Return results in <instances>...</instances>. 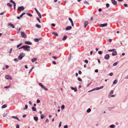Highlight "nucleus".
Here are the masks:
<instances>
[{
  "label": "nucleus",
  "instance_id": "f257e3e1",
  "mask_svg": "<svg viewBox=\"0 0 128 128\" xmlns=\"http://www.w3.org/2000/svg\"><path fill=\"white\" fill-rule=\"evenodd\" d=\"M25 54L23 52L21 53L18 57V59L20 60H21L25 56Z\"/></svg>",
  "mask_w": 128,
  "mask_h": 128
},
{
  "label": "nucleus",
  "instance_id": "f03ea898",
  "mask_svg": "<svg viewBox=\"0 0 128 128\" xmlns=\"http://www.w3.org/2000/svg\"><path fill=\"white\" fill-rule=\"evenodd\" d=\"M24 46H26V48H24V50L25 51H27L28 52H29L30 51V46H29L27 45H25Z\"/></svg>",
  "mask_w": 128,
  "mask_h": 128
},
{
  "label": "nucleus",
  "instance_id": "7ed1b4c3",
  "mask_svg": "<svg viewBox=\"0 0 128 128\" xmlns=\"http://www.w3.org/2000/svg\"><path fill=\"white\" fill-rule=\"evenodd\" d=\"M34 10L36 11V12L37 13L39 17L40 18H42V16L40 12L38 11L37 10L36 8H34Z\"/></svg>",
  "mask_w": 128,
  "mask_h": 128
},
{
  "label": "nucleus",
  "instance_id": "20e7f679",
  "mask_svg": "<svg viewBox=\"0 0 128 128\" xmlns=\"http://www.w3.org/2000/svg\"><path fill=\"white\" fill-rule=\"evenodd\" d=\"M21 34L22 37L26 38L27 36L25 34L24 32H22L21 33Z\"/></svg>",
  "mask_w": 128,
  "mask_h": 128
},
{
  "label": "nucleus",
  "instance_id": "39448f33",
  "mask_svg": "<svg viewBox=\"0 0 128 128\" xmlns=\"http://www.w3.org/2000/svg\"><path fill=\"white\" fill-rule=\"evenodd\" d=\"M24 7L23 6H22L18 7V10L20 11H21L24 10Z\"/></svg>",
  "mask_w": 128,
  "mask_h": 128
},
{
  "label": "nucleus",
  "instance_id": "423d86ee",
  "mask_svg": "<svg viewBox=\"0 0 128 128\" xmlns=\"http://www.w3.org/2000/svg\"><path fill=\"white\" fill-rule=\"evenodd\" d=\"M5 78L6 79L12 80V78L10 76L7 75L5 76Z\"/></svg>",
  "mask_w": 128,
  "mask_h": 128
},
{
  "label": "nucleus",
  "instance_id": "0eeeda50",
  "mask_svg": "<svg viewBox=\"0 0 128 128\" xmlns=\"http://www.w3.org/2000/svg\"><path fill=\"white\" fill-rule=\"evenodd\" d=\"M110 56L108 54H106L104 57V58L106 60H108L110 58Z\"/></svg>",
  "mask_w": 128,
  "mask_h": 128
},
{
  "label": "nucleus",
  "instance_id": "6e6552de",
  "mask_svg": "<svg viewBox=\"0 0 128 128\" xmlns=\"http://www.w3.org/2000/svg\"><path fill=\"white\" fill-rule=\"evenodd\" d=\"M107 25V23L100 24L99 25V26L100 27H102L106 26Z\"/></svg>",
  "mask_w": 128,
  "mask_h": 128
},
{
  "label": "nucleus",
  "instance_id": "1a4fd4ad",
  "mask_svg": "<svg viewBox=\"0 0 128 128\" xmlns=\"http://www.w3.org/2000/svg\"><path fill=\"white\" fill-rule=\"evenodd\" d=\"M25 44H26L29 45H31L32 44V43L29 41H25Z\"/></svg>",
  "mask_w": 128,
  "mask_h": 128
},
{
  "label": "nucleus",
  "instance_id": "9d476101",
  "mask_svg": "<svg viewBox=\"0 0 128 128\" xmlns=\"http://www.w3.org/2000/svg\"><path fill=\"white\" fill-rule=\"evenodd\" d=\"M88 21H85L84 22V28H86L88 25Z\"/></svg>",
  "mask_w": 128,
  "mask_h": 128
},
{
  "label": "nucleus",
  "instance_id": "9b49d317",
  "mask_svg": "<svg viewBox=\"0 0 128 128\" xmlns=\"http://www.w3.org/2000/svg\"><path fill=\"white\" fill-rule=\"evenodd\" d=\"M11 117H12V118H14V119H15L19 121H20V120L16 116H12Z\"/></svg>",
  "mask_w": 128,
  "mask_h": 128
},
{
  "label": "nucleus",
  "instance_id": "f8f14e48",
  "mask_svg": "<svg viewBox=\"0 0 128 128\" xmlns=\"http://www.w3.org/2000/svg\"><path fill=\"white\" fill-rule=\"evenodd\" d=\"M8 26H10L12 27V28H15V26H14V25L10 23H8Z\"/></svg>",
  "mask_w": 128,
  "mask_h": 128
},
{
  "label": "nucleus",
  "instance_id": "ddd939ff",
  "mask_svg": "<svg viewBox=\"0 0 128 128\" xmlns=\"http://www.w3.org/2000/svg\"><path fill=\"white\" fill-rule=\"evenodd\" d=\"M71 89L72 90H74V91L75 92H77V89L76 88H74L72 87H71Z\"/></svg>",
  "mask_w": 128,
  "mask_h": 128
},
{
  "label": "nucleus",
  "instance_id": "4468645a",
  "mask_svg": "<svg viewBox=\"0 0 128 128\" xmlns=\"http://www.w3.org/2000/svg\"><path fill=\"white\" fill-rule=\"evenodd\" d=\"M72 28V27L71 26H68L66 28V30H70Z\"/></svg>",
  "mask_w": 128,
  "mask_h": 128
},
{
  "label": "nucleus",
  "instance_id": "2eb2a0df",
  "mask_svg": "<svg viewBox=\"0 0 128 128\" xmlns=\"http://www.w3.org/2000/svg\"><path fill=\"white\" fill-rule=\"evenodd\" d=\"M112 3L114 5H116L117 4L115 0H111Z\"/></svg>",
  "mask_w": 128,
  "mask_h": 128
},
{
  "label": "nucleus",
  "instance_id": "dca6fc26",
  "mask_svg": "<svg viewBox=\"0 0 128 128\" xmlns=\"http://www.w3.org/2000/svg\"><path fill=\"white\" fill-rule=\"evenodd\" d=\"M117 52L116 51H113L112 53V55L113 56L116 55L117 54Z\"/></svg>",
  "mask_w": 128,
  "mask_h": 128
},
{
  "label": "nucleus",
  "instance_id": "f3484780",
  "mask_svg": "<svg viewBox=\"0 0 128 128\" xmlns=\"http://www.w3.org/2000/svg\"><path fill=\"white\" fill-rule=\"evenodd\" d=\"M23 44L22 43H21L19 44H18V45L16 46V47L18 48H19L20 47V46H22V44Z\"/></svg>",
  "mask_w": 128,
  "mask_h": 128
},
{
  "label": "nucleus",
  "instance_id": "a211bd4d",
  "mask_svg": "<svg viewBox=\"0 0 128 128\" xmlns=\"http://www.w3.org/2000/svg\"><path fill=\"white\" fill-rule=\"evenodd\" d=\"M34 120L36 121H37L38 120V118L37 116H35L34 117Z\"/></svg>",
  "mask_w": 128,
  "mask_h": 128
},
{
  "label": "nucleus",
  "instance_id": "6ab92c4d",
  "mask_svg": "<svg viewBox=\"0 0 128 128\" xmlns=\"http://www.w3.org/2000/svg\"><path fill=\"white\" fill-rule=\"evenodd\" d=\"M115 126L114 124L111 125L110 126V127L111 128H115Z\"/></svg>",
  "mask_w": 128,
  "mask_h": 128
},
{
  "label": "nucleus",
  "instance_id": "aec40b11",
  "mask_svg": "<svg viewBox=\"0 0 128 128\" xmlns=\"http://www.w3.org/2000/svg\"><path fill=\"white\" fill-rule=\"evenodd\" d=\"M32 110L34 111H36V108L33 107H32Z\"/></svg>",
  "mask_w": 128,
  "mask_h": 128
},
{
  "label": "nucleus",
  "instance_id": "412c9836",
  "mask_svg": "<svg viewBox=\"0 0 128 128\" xmlns=\"http://www.w3.org/2000/svg\"><path fill=\"white\" fill-rule=\"evenodd\" d=\"M26 46H21V47H20V48H18V49L20 50V49H22V48L24 49V48H26Z\"/></svg>",
  "mask_w": 128,
  "mask_h": 128
},
{
  "label": "nucleus",
  "instance_id": "4be33fe9",
  "mask_svg": "<svg viewBox=\"0 0 128 128\" xmlns=\"http://www.w3.org/2000/svg\"><path fill=\"white\" fill-rule=\"evenodd\" d=\"M67 38V36H65L62 39V40L63 41L65 40Z\"/></svg>",
  "mask_w": 128,
  "mask_h": 128
},
{
  "label": "nucleus",
  "instance_id": "5701e85b",
  "mask_svg": "<svg viewBox=\"0 0 128 128\" xmlns=\"http://www.w3.org/2000/svg\"><path fill=\"white\" fill-rule=\"evenodd\" d=\"M36 26L38 28H40L41 27V26L38 24H36Z\"/></svg>",
  "mask_w": 128,
  "mask_h": 128
},
{
  "label": "nucleus",
  "instance_id": "b1692460",
  "mask_svg": "<svg viewBox=\"0 0 128 128\" xmlns=\"http://www.w3.org/2000/svg\"><path fill=\"white\" fill-rule=\"evenodd\" d=\"M52 34H54L56 36H58V34L56 32H52Z\"/></svg>",
  "mask_w": 128,
  "mask_h": 128
},
{
  "label": "nucleus",
  "instance_id": "393cba45",
  "mask_svg": "<svg viewBox=\"0 0 128 128\" xmlns=\"http://www.w3.org/2000/svg\"><path fill=\"white\" fill-rule=\"evenodd\" d=\"M37 60V58H34L32 59V61L33 62L36 61Z\"/></svg>",
  "mask_w": 128,
  "mask_h": 128
},
{
  "label": "nucleus",
  "instance_id": "a878e982",
  "mask_svg": "<svg viewBox=\"0 0 128 128\" xmlns=\"http://www.w3.org/2000/svg\"><path fill=\"white\" fill-rule=\"evenodd\" d=\"M103 87H104V86H100L99 87L96 88H97V90H100V89L103 88Z\"/></svg>",
  "mask_w": 128,
  "mask_h": 128
},
{
  "label": "nucleus",
  "instance_id": "bb28decb",
  "mask_svg": "<svg viewBox=\"0 0 128 128\" xmlns=\"http://www.w3.org/2000/svg\"><path fill=\"white\" fill-rule=\"evenodd\" d=\"M7 5L10 7H11L12 6V5L10 3H7Z\"/></svg>",
  "mask_w": 128,
  "mask_h": 128
},
{
  "label": "nucleus",
  "instance_id": "cd10ccee",
  "mask_svg": "<svg viewBox=\"0 0 128 128\" xmlns=\"http://www.w3.org/2000/svg\"><path fill=\"white\" fill-rule=\"evenodd\" d=\"M6 106H7V105L6 104H4V105H3L2 106L1 108H6Z\"/></svg>",
  "mask_w": 128,
  "mask_h": 128
},
{
  "label": "nucleus",
  "instance_id": "c85d7f7f",
  "mask_svg": "<svg viewBox=\"0 0 128 128\" xmlns=\"http://www.w3.org/2000/svg\"><path fill=\"white\" fill-rule=\"evenodd\" d=\"M39 85L42 88L44 86L41 83H39Z\"/></svg>",
  "mask_w": 128,
  "mask_h": 128
},
{
  "label": "nucleus",
  "instance_id": "c756f323",
  "mask_svg": "<svg viewBox=\"0 0 128 128\" xmlns=\"http://www.w3.org/2000/svg\"><path fill=\"white\" fill-rule=\"evenodd\" d=\"M91 111V109L90 108H88L87 110V112L88 113H89Z\"/></svg>",
  "mask_w": 128,
  "mask_h": 128
},
{
  "label": "nucleus",
  "instance_id": "7c9ffc66",
  "mask_svg": "<svg viewBox=\"0 0 128 128\" xmlns=\"http://www.w3.org/2000/svg\"><path fill=\"white\" fill-rule=\"evenodd\" d=\"M39 41V39L38 38H36L34 39V41L36 42H37Z\"/></svg>",
  "mask_w": 128,
  "mask_h": 128
},
{
  "label": "nucleus",
  "instance_id": "2f4dec72",
  "mask_svg": "<svg viewBox=\"0 0 128 128\" xmlns=\"http://www.w3.org/2000/svg\"><path fill=\"white\" fill-rule=\"evenodd\" d=\"M118 82V80H115L114 82H113V84H116Z\"/></svg>",
  "mask_w": 128,
  "mask_h": 128
},
{
  "label": "nucleus",
  "instance_id": "473e14b6",
  "mask_svg": "<svg viewBox=\"0 0 128 128\" xmlns=\"http://www.w3.org/2000/svg\"><path fill=\"white\" fill-rule=\"evenodd\" d=\"M44 115L43 114H41L40 115L41 118L42 119H43V118H44Z\"/></svg>",
  "mask_w": 128,
  "mask_h": 128
},
{
  "label": "nucleus",
  "instance_id": "72a5a7b5",
  "mask_svg": "<svg viewBox=\"0 0 128 128\" xmlns=\"http://www.w3.org/2000/svg\"><path fill=\"white\" fill-rule=\"evenodd\" d=\"M114 92V91L113 90H112L111 91H110V92L109 93V95H110V94H113Z\"/></svg>",
  "mask_w": 128,
  "mask_h": 128
},
{
  "label": "nucleus",
  "instance_id": "f704fd0d",
  "mask_svg": "<svg viewBox=\"0 0 128 128\" xmlns=\"http://www.w3.org/2000/svg\"><path fill=\"white\" fill-rule=\"evenodd\" d=\"M10 86V85L9 86H6L4 87L5 88H8Z\"/></svg>",
  "mask_w": 128,
  "mask_h": 128
},
{
  "label": "nucleus",
  "instance_id": "c9c22d12",
  "mask_svg": "<svg viewBox=\"0 0 128 128\" xmlns=\"http://www.w3.org/2000/svg\"><path fill=\"white\" fill-rule=\"evenodd\" d=\"M26 14V13L25 12H24L22 13L20 16V17L22 18L24 14Z\"/></svg>",
  "mask_w": 128,
  "mask_h": 128
},
{
  "label": "nucleus",
  "instance_id": "e433bc0d",
  "mask_svg": "<svg viewBox=\"0 0 128 128\" xmlns=\"http://www.w3.org/2000/svg\"><path fill=\"white\" fill-rule=\"evenodd\" d=\"M26 14L30 16H32V15L28 13H26Z\"/></svg>",
  "mask_w": 128,
  "mask_h": 128
},
{
  "label": "nucleus",
  "instance_id": "4c0bfd02",
  "mask_svg": "<svg viewBox=\"0 0 128 128\" xmlns=\"http://www.w3.org/2000/svg\"><path fill=\"white\" fill-rule=\"evenodd\" d=\"M28 106L27 105H26L25 106V108H23L24 110H25L28 108Z\"/></svg>",
  "mask_w": 128,
  "mask_h": 128
},
{
  "label": "nucleus",
  "instance_id": "58836bf2",
  "mask_svg": "<svg viewBox=\"0 0 128 128\" xmlns=\"http://www.w3.org/2000/svg\"><path fill=\"white\" fill-rule=\"evenodd\" d=\"M64 107H65V106H64V105H62V106L61 107L62 109V110L64 109Z\"/></svg>",
  "mask_w": 128,
  "mask_h": 128
},
{
  "label": "nucleus",
  "instance_id": "ea45409f",
  "mask_svg": "<svg viewBox=\"0 0 128 128\" xmlns=\"http://www.w3.org/2000/svg\"><path fill=\"white\" fill-rule=\"evenodd\" d=\"M42 88L46 90H48V89L46 88L44 86Z\"/></svg>",
  "mask_w": 128,
  "mask_h": 128
},
{
  "label": "nucleus",
  "instance_id": "a19ab883",
  "mask_svg": "<svg viewBox=\"0 0 128 128\" xmlns=\"http://www.w3.org/2000/svg\"><path fill=\"white\" fill-rule=\"evenodd\" d=\"M78 80L79 81H80V82H81L82 81V79L80 78L79 77H78Z\"/></svg>",
  "mask_w": 128,
  "mask_h": 128
},
{
  "label": "nucleus",
  "instance_id": "79ce46f5",
  "mask_svg": "<svg viewBox=\"0 0 128 128\" xmlns=\"http://www.w3.org/2000/svg\"><path fill=\"white\" fill-rule=\"evenodd\" d=\"M69 20L70 22L71 23L73 22L72 19L70 18H69Z\"/></svg>",
  "mask_w": 128,
  "mask_h": 128
},
{
  "label": "nucleus",
  "instance_id": "37998d69",
  "mask_svg": "<svg viewBox=\"0 0 128 128\" xmlns=\"http://www.w3.org/2000/svg\"><path fill=\"white\" fill-rule=\"evenodd\" d=\"M12 48H10V50L9 52V53L10 54L12 52Z\"/></svg>",
  "mask_w": 128,
  "mask_h": 128
},
{
  "label": "nucleus",
  "instance_id": "c03bdc74",
  "mask_svg": "<svg viewBox=\"0 0 128 128\" xmlns=\"http://www.w3.org/2000/svg\"><path fill=\"white\" fill-rule=\"evenodd\" d=\"M114 50V49H112V50H108V51L109 52H113Z\"/></svg>",
  "mask_w": 128,
  "mask_h": 128
},
{
  "label": "nucleus",
  "instance_id": "a18cd8bd",
  "mask_svg": "<svg viewBox=\"0 0 128 128\" xmlns=\"http://www.w3.org/2000/svg\"><path fill=\"white\" fill-rule=\"evenodd\" d=\"M61 124H62V122H60L59 123V126H58V127L59 128H60L61 127Z\"/></svg>",
  "mask_w": 128,
  "mask_h": 128
},
{
  "label": "nucleus",
  "instance_id": "49530a36",
  "mask_svg": "<svg viewBox=\"0 0 128 128\" xmlns=\"http://www.w3.org/2000/svg\"><path fill=\"white\" fill-rule=\"evenodd\" d=\"M118 64V63L117 62H115L113 64V66H115L117 65V64Z\"/></svg>",
  "mask_w": 128,
  "mask_h": 128
},
{
  "label": "nucleus",
  "instance_id": "de8ad7c7",
  "mask_svg": "<svg viewBox=\"0 0 128 128\" xmlns=\"http://www.w3.org/2000/svg\"><path fill=\"white\" fill-rule=\"evenodd\" d=\"M106 7L108 8L109 7L110 5L109 4L107 3L106 4Z\"/></svg>",
  "mask_w": 128,
  "mask_h": 128
},
{
  "label": "nucleus",
  "instance_id": "09e8293b",
  "mask_svg": "<svg viewBox=\"0 0 128 128\" xmlns=\"http://www.w3.org/2000/svg\"><path fill=\"white\" fill-rule=\"evenodd\" d=\"M36 18L37 20L40 23V20L39 18L37 17Z\"/></svg>",
  "mask_w": 128,
  "mask_h": 128
},
{
  "label": "nucleus",
  "instance_id": "8fccbe9b",
  "mask_svg": "<svg viewBox=\"0 0 128 128\" xmlns=\"http://www.w3.org/2000/svg\"><path fill=\"white\" fill-rule=\"evenodd\" d=\"M84 3L87 4H89V3L87 1L84 2Z\"/></svg>",
  "mask_w": 128,
  "mask_h": 128
},
{
  "label": "nucleus",
  "instance_id": "3c124183",
  "mask_svg": "<svg viewBox=\"0 0 128 128\" xmlns=\"http://www.w3.org/2000/svg\"><path fill=\"white\" fill-rule=\"evenodd\" d=\"M124 5L126 7H128V5L126 4H124Z\"/></svg>",
  "mask_w": 128,
  "mask_h": 128
},
{
  "label": "nucleus",
  "instance_id": "603ef678",
  "mask_svg": "<svg viewBox=\"0 0 128 128\" xmlns=\"http://www.w3.org/2000/svg\"><path fill=\"white\" fill-rule=\"evenodd\" d=\"M40 101L38 99L37 100V102L38 103H39L40 102Z\"/></svg>",
  "mask_w": 128,
  "mask_h": 128
},
{
  "label": "nucleus",
  "instance_id": "864d4df0",
  "mask_svg": "<svg viewBox=\"0 0 128 128\" xmlns=\"http://www.w3.org/2000/svg\"><path fill=\"white\" fill-rule=\"evenodd\" d=\"M14 60L16 62H18V59L16 58H14Z\"/></svg>",
  "mask_w": 128,
  "mask_h": 128
},
{
  "label": "nucleus",
  "instance_id": "5fc2aeb1",
  "mask_svg": "<svg viewBox=\"0 0 128 128\" xmlns=\"http://www.w3.org/2000/svg\"><path fill=\"white\" fill-rule=\"evenodd\" d=\"M52 58H54L55 60H56V59L57 57L56 56H52Z\"/></svg>",
  "mask_w": 128,
  "mask_h": 128
},
{
  "label": "nucleus",
  "instance_id": "6e6d98bb",
  "mask_svg": "<svg viewBox=\"0 0 128 128\" xmlns=\"http://www.w3.org/2000/svg\"><path fill=\"white\" fill-rule=\"evenodd\" d=\"M5 12H1L0 14V15H2L4 14V13H5Z\"/></svg>",
  "mask_w": 128,
  "mask_h": 128
},
{
  "label": "nucleus",
  "instance_id": "4d7b16f0",
  "mask_svg": "<svg viewBox=\"0 0 128 128\" xmlns=\"http://www.w3.org/2000/svg\"><path fill=\"white\" fill-rule=\"evenodd\" d=\"M84 62L86 63V64L88 63V62L87 60H85Z\"/></svg>",
  "mask_w": 128,
  "mask_h": 128
},
{
  "label": "nucleus",
  "instance_id": "13d9d810",
  "mask_svg": "<svg viewBox=\"0 0 128 128\" xmlns=\"http://www.w3.org/2000/svg\"><path fill=\"white\" fill-rule=\"evenodd\" d=\"M10 2H11L13 4L15 2L14 1H13L12 0H10Z\"/></svg>",
  "mask_w": 128,
  "mask_h": 128
},
{
  "label": "nucleus",
  "instance_id": "bf43d9fd",
  "mask_svg": "<svg viewBox=\"0 0 128 128\" xmlns=\"http://www.w3.org/2000/svg\"><path fill=\"white\" fill-rule=\"evenodd\" d=\"M95 90H97V88H94V89H92V91H94Z\"/></svg>",
  "mask_w": 128,
  "mask_h": 128
},
{
  "label": "nucleus",
  "instance_id": "052dcab7",
  "mask_svg": "<svg viewBox=\"0 0 128 128\" xmlns=\"http://www.w3.org/2000/svg\"><path fill=\"white\" fill-rule=\"evenodd\" d=\"M113 73L112 72H111L109 74V75L111 76H112L113 75Z\"/></svg>",
  "mask_w": 128,
  "mask_h": 128
},
{
  "label": "nucleus",
  "instance_id": "680f3d73",
  "mask_svg": "<svg viewBox=\"0 0 128 128\" xmlns=\"http://www.w3.org/2000/svg\"><path fill=\"white\" fill-rule=\"evenodd\" d=\"M20 30V28H19V29H18V32H17V33H18L19 32Z\"/></svg>",
  "mask_w": 128,
  "mask_h": 128
},
{
  "label": "nucleus",
  "instance_id": "e2e57ef3",
  "mask_svg": "<svg viewBox=\"0 0 128 128\" xmlns=\"http://www.w3.org/2000/svg\"><path fill=\"white\" fill-rule=\"evenodd\" d=\"M16 128H19V125L18 124H17L16 125Z\"/></svg>",
  "mask_w": 128,
  "mask_h": 128
},
{
  "label": "nucleus",
  "instance_id": "0e129e2a",
  "mask_svg": "<svg viewBox=\"0 0 128 128\" xmlns=\"http://www.w3.org/2000/svg\"><path fill=\"white\" fill-rule=\"evenodd\" d=\"M51 26L54 27L55 26V24H51Z\"/></svg>",
  "mask_w": 128,
  "mask_h": 128
},
{
  "label": "nucleus",
  "instance_id": "69168bd1",
  "mask_svg": "<svg viewBox=\"0 0 128 128\" xmlns=\"http://www.w3.org/2000/svg\"><path fill=\"white\" fill-rule=\"evenodd\" d=\"M78 73L79 74H82V72L80 71L79 70V71L78 72Z\"/></svg>",
  "mask_w": 128,
  "mask_h": 128
},
{
  "label": "nucleus",
  "instance_id": "338daca9",
  "mask_svg": "<svg viewBox=\"0 0 128 128\" xmlns=\"http://www.w3.org/2000/svg\"><path fill=\"white\" fill-rule=\"evenodd\" d=\"M68 128V126L67 125H66L64 126V128Z\"/></svg>",
  "mask_w": 128,
  "mask_h": 128
},
{
  "label": "nucleus",
  "instance_id": "774afa93",
  "mask_svg": "<svg viewBox=\"0 0 128 128\" xmlns=\"http://www.w3.org/2000/svg\"><path fill=\"white\" fill-rule=\"evenodd\" d=\"M125 78L126 79L128 78V75L125 77Z\"/></svg>",
  "mask_w": 128,
  "mask_h": 128
}]
</instances>
